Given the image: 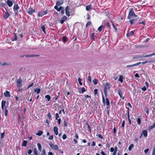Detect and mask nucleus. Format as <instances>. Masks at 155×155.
Instances as JSON below:
<instances>
[{
	"instance_id": "29",
	"label": "nucleus",
	"mask_w": 155,
	"mask_h": 155,
	"mask_svg": "<svg viewBox=\"0 0 155 155\" xmlns=\"http://www.w3.org/2000/svg\"><path fill=\"white\" fill-rule=\"evenodd\" d=\"M103 25H101L100 26V27H99L97 29V30L99 32L101 31L103 29Z\"/></svg>"
},
{
	"instance_id": "50",
	"label": "nucleus",
	"mask_w": 155,
	"mask_h": 155,
	"mask_svg": "<svg viewBox=\"0 0 155 155\" xmlns=\"http://www.w3.org/2000/svg\"><path fill=\"white\" fill-rule=\"evenodd\" d=\"M53 149H54L55 150H58V145H54V147Z\"/></svg>"
},
{
	"instance_id": "49",
	"label": "nucleus",
	"mask_w": 155,
	"mask_h": 155,
	"mask_svg": "<svg viewBox=\"0 0 155 155\" xmlns=\"http://www.w3.org/2000/svg\"><path fill=\"white\" fill-rule=\"evenodd\" d=\"M102 97L103 102L104 104L105 105V100L103 94H102Z\"/></svg>"
},
{
	"instance_id": "37",
	"label": "nucleus",
	"mask_w": 155,
	"mask_h": 155,
	"mask_svg": "<svg viewBox=\"0 0 155 155\" xmlns=\"http://www.w3.org/2000/svg\"><path fill=\"white\" fill-rule=\"evenodd\" d=\"M134 145L133 144H131L129 146L128 148V150L129 151H130L134 147Z\"/></svg>"
},
{
	"instance_id": "23",
	"label": "nucleus",
	"mask_w": 155,
	"mask_h": 155,
	"mask_svg": "<svg viewBox=\"0 0 155 155\" xmlns=\"http://www.w3.org/2000/svg\"><path fill=\"white\" fill-rule=\"evenodd\" d=\"M154 127H155V123H154L153 125L149 126L148 128V129L149 131H150Z\"/></svg>"
},
{
	"instance_id": "63",
	"label": "nucleus",
	"mask_w": 155,
	"mask_h": 155,
	"mask_svg": "<svg viewBox=\"0 0 155 155\" xmlns=\"http://www.w3.org/2000/svg\"><path fill=\"white\" fill-rule=\"evenodd\" d=\"M45 150H42V155H45Z\"/></svg>"
},
{
	"instance_id": "18",
	"label": "nucleus",
	"mask_w": 155,
	"mask_h": 155,
	"mask_svg": "<svg viewBox=\"0 0 155 155\" xmlns=\"http://www.w3.org/2000/svg\"><path fill=\"white\" fill-rule=\"evenodd\" d=\"M39 56V55H35V54L25 55V56L26 57H38Z\"/></svg>"
},
{
	"instance_id": "38",
	"label": "nucleus",
	"mask_w": 155,
	"mask_h": 155,
	"mask_svg": "<svg viewBox=\"0 0 155 155\" xmlns=\"http://www.w3.org/2000/svg\"><path fill=\"white\" fill-rule=\"evenodd\" d=\"M93 82L94 85H96L97 83V79H94L93 80Z\"/></svg>"
},
{
	"instance_id": "1",
	"label": "nucleus",
	"mask_w": 155,
	"mask_h": 155,
	"mask_svg": "<svg viewBox=\"0 0 155 155\" xmlns=\"http://www.w3.org/2000/svg\"><path fill=\"white\" fill-rule=\"evenodd\" d=\"M137 16L135 14V12L134 11V9L133 8H130L129 9V12L127 17V18L130 19L129 22H130V25H132L134 20H136L134 19H131L133 17H137Z\"/></svg>"
},
{
	"instance_id": "43",
	"label": "nucleus",
	"mask_w": 155,
	"mask_h": 155,
	"mask_svg": "<svg viewBox=\"0 0 155 155\" xmlns=\"http://www.w3.org/2000/svg\"><path fill=\"white\" fill-rule=\"evenodd\" d=\"M5 115L6 117L7 116L8 114V110L6 109V107H5Z\"/></svg>"
},
{
	"instance_id": "31",
	"label": "nucleus",
	"mask_w": 155,
	"mask_h": 155,
	"mask_svg": "<svg viewBox=\"0 0 155 155\" xmlns=\"http://www.w3.org/2000/svg\"><path fill=\"white\" fill-rule=\"evenodd\" d=\"M43 134V131L41 130H39L38 131V133L36 134V135L40 136Z\"/></svg>"
},
{
	"instance_id": "44",
	"label": "nucleus",
	"mask_w": 155,
	"mask_h": 155,
	"mask_svg": "<svg viewBox=\"0 0 155 155\" xmlns=\"http://www.w3.org/2000/svg\"><path fill=\"white\" fill-rule=\"evenodd\" d=\"M81 80H82V79L80 78H79L78 79V81L79 82V84L81 85H82V84L81 82Z\"/></svg>"
},
{
	"instance_id": "42",
	"label": "nucleus",
	"mask_w": 155,
	"mask_h": 155,
	"mask_svg": "<svg viewBox=\"0 0 155 155\" xmlns=\"http://www.w3.org/2000/svg\"><path fill=\"white\" fill-rule=\"evenodd\" d=\"M106 104L107 106H109L110 105V103L109 100L108 98H106Z\"/></svg>"
},
{
	"instance_id": "64",
	"label": "nucleus",
	"mask_w": 155,
	"mask_h": 155,
	"mask_svg": "<svg viewBox=\"0 0 155 155\" xmlns=\"http://www.w3.org/2000/svg\"><path fill=\"white\" fill-rule=\"evenodd\" d=\"M152 155H155V147H154L153 149L152 153Z\"/></svg>"
},
{
	"instance_id": "11",
	"label": "nucleus",
	"mask_w": 155,
	"mask_h": 155,
	"mask_svg": "<svg viewBox=\"0 0 155 155\" xmlns=\"http://www.w3.org/2000/svg\"><path fill=\"white\" fill-rule=\"evenodd\" d=\"M6 101H2V102L1 104V107L2 110H4L5 107V106Z\"/></svg>"
},
{
	"instance_id": "32",
	"label": "nucleus",
	"mask_w": 155,
	"mask_h": 155,
	"mask_svg": "<svg viewBox=\"0 0 155 155\" xmlns=\"http://www.w3.org/2000/svg\"><path fill=\"white\" fill-rule=\"evenodd\" d=\"M45 98H46L47 99V100L48 101H50V100L51 99V97L49 95H46L45 96Z\"/></svg>"
},
{
	"instance_id": "56",
	"label": "nucleus",
	"mask_w": 155,
	"mask_h": 155,
	"mask_svg": "<svg viewBox=\"0 0 155 155\" xmlns=\"http://www.w3.org/2000/svg\"><path fill=\"white\" fill-rule=\"evenodd\" d=\"M54 137L53 135L50 136L49 137L48 139L49 140H52L53 139Z\"/></svg>"
},
{
	"instance_id": "2",
	"label": "nucleus",
	"mask_w": 155,
	"mask_h": 155,
	"mask_svg": "<svg viewBox=\"0 0 155 155\" xmlns=\"http://www.w3.org/2000/svg\"><path fill=\"white\" fill-rule=\"evenodd\" d=\"M109 85L110 84L108 82L106 83L104 85V92L106 96L107 94V89L110 88V87Z\"/></svg>"
},
{
	"instance_id": "39",
	"label": "nucleus",
	"mask_w": 155,
	"mask_h": 155,
	"mask_svg": "<svg viewBox=\"0 0 155 155\" xmlns=\"http://www.w3.org/2000/svg\"><path fill=\"white\" fill-rule=\"evenodd\" d=\"M88 127V130L87 131L90 133L91 132V128L89 124H87V125Z\"/></svg>"
},
{
	"instance_id": "62",
	"label": "nucleus",
	"mask_w": 155,
	"mask_h": 155,
	"mask_svg": "<svg viewBox=\"0 0 155 155\" xmlns=\"http://www.w3.org/2000/svg\"><path fill=\"white\" fill-rule=\"evenodd\" d=\"M106 26L107 27H108L109 28H110V25L109 22H107V23Z\"/></svg>"
},
{
	"instance_id": "26",
	"label": "nucleus",
	"mask_w": 155,
	"mask_h": 155,
	"mask_svg": "<svg viewBox=\"0 0 155 155\" xmlns=\"http://www.w3.org/2000/svg\"><path fill=\"white\" fill-rule=\"evenodd\" d=\"M62 40L63 42H66L68 41V38L65 36H63L62 38Z\"/></svg>"
},
{
	"instance_id": "5",
	"label": "nucleus",
	"mask_w": 155,
	"mask_h": 155,
	"mask_svg": "<svg viewBox=\"0 0 155 155\" xmlns=\"http://www.w3.org/2000/svg\"><path fill=\"white\" fill-rule=\"evenodd\" d=\"M35 12V9H33L31 7L28 8V13L30 15H32L33 13Z\"/></svg>"
},
{
	"instance_id": "33",
	"label": "nucleus",
	"mask_w": 155,
	"mask_h": 155,
	"mask_svg": "<svg viewBox=\"0 0 155 155\" xmlns=\"http://www.w3.org/2000/svg\"><path fill=\"white\" fill-rule=\"evenodd\" d=\"M27 143V141L26 140H24L23 141L22 145V146H26Z\"/></svg>"
},
{
	"instance_id": "47",
	"label": "nucleus",
	"mask_w": 155,
	"mask_h": 155,
	"mask_svg": "<svg viewBox=\"0 0 155 155\" xmlns=\"http://www.w3.org/2000/svg\"><path fill=\"white\" fill-rule=\"evenodd\" d=\"M49 145L52 149H54V145L53 143H49Z\"/></svg>"
},
{
	"instance_id": "60",
	"label": "nucleus",
	"mask_w": 155,
	"mask_h": 155,
	"mask_svg": "<svg viewBox=\"0 0 155 155\" xmlns=\"http://www.w3.org/2000/svg\"><path fill=\"white\" fill-rule=\"evenodd\" d=\"M62 138L63 140H65L67 138V136L65 134L63 135Z\"/></svg>"
},
{
	"instance_id": "30",
	"label": "nucleus",
	"mask_w": 155,
	"mask_h": 155,
	"mask_svg": "<svg viewBox=\"0 0 155 155\" xmlns=\"http://www.w3.org/2000/svg\"><path fill=\"white\" fill-rule=\"evenodd\" d=\"M153 55H155V53H153L151 54H147V55H144V57H147L152 56Z\"/></svg>"
},
{
	"instance_id": "14",
	"label": "nucleus",
	"mask_w": 155,
	"mask_h": 155,
	"mask_svg": "<svg viewBox=\"0 0 155 155\" xmlns=\"http://www.w3.org/2000/svg\"><path fill=\"white\" fill-rule=\"evenodd\" d=\"M19 7L18 4H15L13 7V10L14 12H15L16 11H18V10L19 9Z\"/></svg>"
},
{
	"instance_id": "4",
	"label": "nucleus",
	"mask_w": 155,
	"mask_h": 155,
	"mask_svg": "<svg viewBox=\"0 0 155 155\" xmlns=\"http://www.w3.org/2000/svg\"><path fill=\"white\" fill-rule=\"evenodd\" d=\"M48 13L47 10H45L44 11H39L38 14L37 15L38 17H42L43 15H46Z\"/></svg>"
},
{
	"instance_id": "58",
	"label": "nucleus",
	"mask_w": 155,
	"mask_h": 155,
	"mask_svg": "<svg viewBox=\"0 0 155 155\" xmlns=\"http://www.w3.org/2000/svg\"><path fill=\"white\" fill-rule=\"evenodd\" d=\"M55 119L56 120H58V118L59 117V115L58 114V113H56L55 114Z\"/></svg>"
},
{
	"instance_id": "53",
	"label": "nucleus",
	"mask_w": 155,
	"mask_h": 155,
	"mask_svg": "<svg viewBox=\"0 0 155 155\" xmlns=\"http://www.w3.org/2000/svg\"><path fill=\"white\" fill-rule=\"evenodd\" d=\"M143 24V25H145V24H146L145 21H142L141 22H140L139 23V25H140V24Z\"/></svg>"
},
{
	"instance_id": "52",
	"label": "nucleus",
	"mask_w": 155,
	"mask_h": 155,
	"mask_svg": "<svg viewBox=\"0 0 155 155\" xmlns=\"http://www.w3.org/2000/svg\"><path fill=\"white\" fill-rule=\"evenodd\" d=\"M131 36H133L134 34V31H131L129 33Z\"/></svg>"
},
{
	"instance_id": "6",
	"label": "nucleus",
	"mask_w": 155,
	"mask_h": 155,
	"mask_svg": "<svg viewBox=\"0 0 155 155\" xmlns=\"http://www.w3.org/2000/svg\"><path fill=\"white\" fill-rule=\"evenodd\" d=\"M67 19V18L65 16H64L61 18L60 21V23L61 24H63L64 22L66 21Z\"/></svg>"
},
{
	"instance_id": "27",
	"label": "nucleus",
	"mask_w": 155,
	"mask_h": 155,
	"mask_svg": "<svg viewBox=\"0 0 155 155\" xmlns=\"http://www.w3.org/2000/svg\"><path fill=\"white\" fill-rule=\"evenodd\" d=\"M92 6L91 5H87L86 7V9L87 11H89L90 9H91Z\"/></svg>"
},
{
	"instance_id": "12",
	"label": "nucleus",
	"mask_w": 155,
	"mask_h": 155,
	"mask_svg": "<svg viewBox=\"0 0 155 155\" xmlns=\"http://www.w3.org/2000/svg\"><path fill=\"white\" fill-rule=\"evenodd\" d=\"M118 94L120 96V98L123 100L124 98V97H122V92L120 89L118 90Z\"/></svg>"
},
{
	"instance_id": "28",
	"label": "nucleus",
	"mask_w": 155,
	"mask_h": 155,
	"mask_svg": "<svg viewBox=\"0 0 155 155\" xmlns=\"http://www.w3.org/2000/svg\"><path fill=\"white\" fill-rule=\"evenodd\" d=\"M37 146L39 151L41 152V144L39 143H38Z\"/></svg>"
},
{
	"instance_id": "41",
	"label": "nucleus",
	"mask_w": 155,
	"mask_h": 155,
	"mask_svg": "<svg viewBox=\"0 0 155 155\" xmlns=\"http://www.w3.org/2000/svg\"><path fill=\"white\" fill-rule=\"evenodd\" d=\"M41 28L42 30V31H43V32L45 33V34H46V32H45V27L43 25H42L41 27Z\"/></svg>"
},
{
	"instance_id": "9",
	"label": "nucleus",
	"mask_w": 155,
	"mask_h": 155,
	"mask_svg": "<svg viewBox=\"0 0 155 155\" xmlns=\"http://www.w3.org/2000/svg\"><path fill=\"white\" fill-rule=\"evenodd\" d=\"M5 9L6 11L5 15H4L3 17L4 18L6 19L9 17V14L6 8H5Z\"/></svg>"
},
{
	"instance_id": "36",
	"label": "nucleus",
	"mask_w": 155,
	"mask_h": 155,
	"mask_svg": "<svg viewBox=\"0 0 155 155\" xmlns=\"http://www.w3.org/2000/svg\"><path fill=\"white\" fill-rule=\"evenodd\" d=\"M97 89H95L94 90V95L96 96V95H99V94L97 93Z\"/></svg>"
},
{
	"instance_id": "21",
	"label": "nucleus",
	"mask_w": 155,
	"mask_h": 155,
	"mask_svg": "<svg viewBox=\"0 0 155 155\" xmlns=\"http://www.w3.org/2000/svg\"><path fill=\"white\" fill-rule=\"evenodd\" d=\"M154 127H155V123H154L153 125L149 126L148 128V129L149 131H150Z\"/></svg>"
},
{
	"instance_id": "15",
	"label": "nucleus",
	"mask_w": 155,
	"mask_h": 155,
	"mask_svg": "<svg viewBox=\"0 0 155 155\" xmlns=\"http://www.w3.org/2000/svg\"><path fill=\"white\" fill-rule=\"evenodd\" d=\"M141 118L140 116H138L136 118V120H137V124L139 125H140L141 123Z\"/></svg>"
},
{
	"instance_id": "45",
	"label": "nucleus",
	"mask_w": 155,
	"mask_h": 155,
	"mask_svg": "<svg viewBox=\"0 0 155 155\" xmlns=\"http://www.w3.org/2000/svg\"><path fill=\"white\" fill-rule=\"evenodd\" d=\"M95 36L94 35V33H93L92 34H91V38L93 40H94L95 39Z\"/></svg>"
},
{
	"instance_id": "48",
	"label": "nucleus",
	"mask_w": 155,
	"mask_h": 155,
	"mask_svg": "<svg viewBox=\"0 0 155 155\" xmlns=\"http://www.w3.org/2000/svg\"><path fill=\"white\" fill-rule=\"evenodd\" d=\"M34 154L35 155H38V154L37 152V150L36 148H35L34 149Z\"/></svg>"
},
{
	"instance_id": "46",
	"label": "nucleus",
	"mask_w": 155,
	"mask_h": 155,
	"mask_svg": "<svg viewBox=\"0 0 155 155\" xmlns=\"http://www.w3.org/2000/svg\"><path fill=\"white\" fill-rule=\"evenodd\" d=\"M49 145L52 149H54V145L53 143H49Z\"/></svg>"
},
{
	"instance_id": "57",
	"label": "nucleus",
	"mask_w": 155,
	"mask_h": 155,
	"mask_svg": "<svg viewBox=\"0 0 155 155\" xmlns=\"http://www.w3.org/2000/svg\"><path fill=\"white\" fill-rule=\"evenodd\" d=\"M141 89L143 91H145L147 90V88L145 86H144L142 87Z\"/></svg>"
},
{
	"instance_id": "3",
	"label": "nucleus",
	"mask_w": 155,
	"mask_h": 155,
	"mask_svg": "<svg viewBox=\"0 0 155 155\" xmlns=\"http://www.w3.org/2000/svg\"><path fill=\"white\" fill-rule=\"evenodd\" d=\"M22 80L21 77H20L16 81L17 87L18 88H21L22 87Z\"/></svg>"
},
{
	"instance_id": "17",
	"label": "nucleus",
	"mask_w": 155,
	"mask_h": 155,
	"mask_svg": "<svg viewBox=\"0 0 155 155\" xmlns=\"http://www.w3.org/2000/svg\"><path fill=\"white\" fill-rule=\"evenodd\" d=\"M144 57V56L143 55H136L135 56L133 57V59H138L140 58H143Z\"/></svg>"
},
{
	"instance_id": "54",
	"label": "nucleus",
	"mask_w": 155,
	"mask_h": 155,
	"mask_svg": "<svg viewBox=\"0 0 155 155\" xmlns=\"http://www.w3.org/2000/svg\"><path fill=\"white\" fill-rule=\"evenodd\" d=\"M18 123H20L21 122V117L20 116L19 114L18 115Z\"/></svg>"
},
{
	"instance_id": "25",
	"label": "nucleus",
	"mask_w": 155,
	"mask_h": 155,
	"mask_svg": "<svg viewBox=\"0 0 155 155\" xmlns=\"http://www.w3.org/2000/svg\"><path fill=\"white\" fill-rule=\"evenodd\" d=\"M123 76L122 75H120L119 77V79H118V81L121 83H122L123 82Z\"/></svg>"
},
{
	"instance_id": "22",
	"label": "nucleus",
	"mask_w": 155,
	"mask_h": 155,
	"mask_svg": "<svg viewBox=\"0 0 155 155\" xmlns=\"http://www.w3.org/2000/svg\"><path fill=\"white\" fill-rule=\"evenodd\" d=\"M154 127H155V123H154L153 125L149 126L148 128V129L149 131H150Z\"/></svg>"
},
{
	"instance_id": "20",
	"label": "nucleus",
	"mask_w": 155,
	"mask_h": 155,
	"mask_svg": "<svg viewBox=\"0 0 155 155\" xmlns=\"http://www.w3.org/2000/svg\"><path fill=\"white\" fill-rule=\"evenodd\" d=\"M35 92H36L37 94H39L41 91L40 89L39 88H37L34 89Z\"/></svg>"
},
{
	"instance_id": "40",
	"label": "nucleus",
	"mask_w": 155,
	"mask_h": 155,
	"mask_svg": "<svg viewBox=\"0 0 155 155\" xmlns=\"http://www.w3.org/2000/svg\"><path fill=\"white\" fill-rule=\"evenodd\" d=\"M91 24H92V22L91 21H88L86 24V27H87L88 26L91 25Z\"/></svg>"
},
{
	"instance_id": "59",
	"label": "nucleus",
	"mask_w": 155,
	"mask_h": 155,
	"mask_svg": "<svg viewBox=\"0 0 155 155\" xmlns=\"http://www.w3.org/2000/svg\"><path fill=\"white\" fill-rule=\"evenodd\" d=\"M144 110L146 111V113L147 114H149V110H148V108L147 107Z\"/></svg>"
},
{
	"instance_id": "55",
	"label": "nucleus",
	"mask_w": 155,
	"mask_h": 155,
	"mask_svg": "<svg viewBox=\"0 0 155 155\" xmlns=\"http://www.w3.org/2000/svg\"><path fill=\"white\" fill-rule=\"evenodd\" d=\"M125 124V121L124 120H123L122 125L121 127L124 128V124Z\"/></svg>"
},
{
	"instance_id": "7",
	"label": "nucleus",
	"mask_w": 155,
	"mask_h": 155,
	"mask_svg": "<svg viewBox=\"0 0 155 155\" xmlns=\"http://www.w3.org/2000/svg\"><path fill=\"white\" fill-rule=\"evenodd\" d=\"M65 14L66 15L68 16H70V11L69 8L68 6H67L65 8Z\"/></svg>"
},
{
	"instance_id": "16",
	"label": "nucleus",
	"mask_w": 155,
	"mask_h": 155,
	"mask_svg": "<svg viewBox=\"0 0 155 155\" xmlns=\"http://www.w3.org/2000/svg\"><path fill=\"white\" fill-rule=\"evenodd\" d=\"M54 134L57 135L58 134V128L57 127L55 126L54 127Z\"/></svg>"
},
{
	"instance_id": "19",
	"label": "nucleus",
	"mask_w": 155,
	"mask_h": 155,
	"mask_svg": "<svg viewBox=\"0 0 155 155\" xmlns=\"http://www.w3.org/2000/svg\"><path fill=\"white\" fill-rule=\"evenodd\" d=\"M4 95L6 97H9L10 96V94L9 92L8 91H6L4 93Z\"/></svg>"
},
{
	"instance_id": "51",
	"label": "nucleus",
	"mask_w": 155,
	"mask_h": 155,
	"mask_svg": "<svg viewBox=\"0 0 155 155\" xmlns=\"http://www.w3.org/2000/svg\"><path fill=\"white\" fill-rule=\"evenodd\" d=\"M97 137H98L99 138H101V139H104V138L102 137V135L100 134H99L98 135H97Z\"/></svg>"
},
{
	"instance_id": "34",
	"label": "nucleus",
	"mask_w": 155,
	"mask_h": 155,
	"mask_svg": "<svg viewBox=\"0 0 155 155\" xmlns=\"http://www.w3.org/2000/svg\"><path fill=\"white\" fill-rule=\"evenodd\" d=\"M63 124L64 127H67V122L65 119H64Z\"/></svg>"
},
{
	"instance_id": "35",
	"label": "nucleus",
	"mask_w": 155,
	"mask_h": 155,
	"mask_svg": "<svg viewBox=\"0 0 155 155\" xmlns=\"http://www.w3.org/2000/svg\"><path fill=\"white\" fill-rule=\"evenodd\" d=\"M81 92H80V93L83 94L84 92L86 91V90L84 87H82L81 88Z\"/></svg>"
},
{
	"instance_id": "8",
	"label": "nucleus",
	"mask_w": 155,
	"mask_h": 155,
	"mask_svg": "<svg viewBox=\"0 0 155 155\" xmlns=\"http://www.w3.org/2000/svg\"><path fill=\"white\" fill-rule=\"evenodd\" d=\"M141 64V62H137L136 63H135V64L127 65L126 67L127 68H130V67H134L135 66Z\"/></svg>"
},
{
	"instance_id": "13",
	"label": "nucleus",
	"mask_w": 155,
	"mask_h": 155,
	"mask_svg": "<svg viewBox=\"0 0 155 155\" xmlns=\"http://www.w3.org/2000/svg\"><path fill=\"white\" fill-rule=\"evenodd\" d=\"M63 3V1L62 0L58 1L56 3V4L58 6H59L62 4Z\"/></svg>"
},
{
	"instance_id": "10",
	"label": "nucleus",
	"mask_w": 155,
	"mask_h": 155,
	"mask_svg": "<svg viewBox=\"0 0 155 155\" xmlns=\"http://www.w3.org/2000/svg\"><path fill=\"white\" fill-rule=\"evenodd\" d=\"M143 135L145 137H147V130H143L142 131L141 136H142Z\"/></svg>"
},
{
	"instance_id": "24",
	"label": "nucleus",
	"mask_w": 155,
	"mask_h": 155,
	"mask_svg": "<svg viewBox=\"0 0 155 155\" xmlns=\"http://www.w3.org/2000/svg\"><path fill=\"white\" fill-rule=\"evenodd\" d=\"M154 127H155V123H154L153 125L149 126L148 128V129L149 131H150Z\"/></svg>"
},
{
	"instance_id": "61",
	"label": "nucleus",
	"mask_w": 155,
	"mask_h": 155,
	"mask_svg": "<svg viewBox=\"0 0 155 155\" xmlns=\"http://www.w3.org/2000/svg\"><path fill=\"white\" fill-rule=\"evenodd\" d=\"M6 5L5 3H1V6L3 7L4 8H5V6H6Z\"/></svg>"
}]
</instances>
